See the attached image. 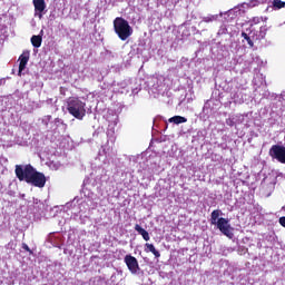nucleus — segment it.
<instances>
[{
	"mask_svg": "<svg viewBox=\"0 0 285 285\" xmlns=\"http://www.w3.org/2000/svg\"><path fill=\"white\" fill-rule=\"evenodd\" d=\"M109 125L107 129V136L108 137H114L115 136V127L117 124H119V116L118 115H112L111 117L108 118Z\"/></svg>",
	"mask_w": 285,
	"mask_h": 285,
	"instance_id": "f8f14e48",
	"label": "nucleus"
},
{
	"mask_svg": "<svg viewBox=\"0 0 285 285\" xmlns=\"http://www.w3.org/2000/svg\"><path fill=\"white\" fill-rule=\"evenodd\" d=\"M135 230L138 232V235L145 239V242H150V234L146 229H144L139 224L135 225Z\"/></svg>",
	"mask_w": 285,
	"mask_h": 285,
	"instance_id": "ddd939ff",
	"label": "nucleus"
},
{
	"mask_svg": "<svg viewBox=\"0 0 285 285\" xmlns=\"http://www.w3.org/2000/svg\"><path fill=\"white\" fill-rule=\"evenodd\" d=\"M56 121H59V119H56Z\"/></svg>",
	"mask_w": 285,
	"mask_h": 285,
	"instance_id": "473e14b6",
	"label": "nucleus"
},
{
	"mask_svg": "<svg viewBox=\"0 0 285 285\" xmlns=\"http://www.w3.org/2000/svg\"><path fill=\"white\" fill-rule=\"evenodd\" d=\"M22 248L23 250H27V253H32V250H30V247L26 243L22 244Z\"/></svg>",
	"mask_w": 285,
	"mask_h": 285,
	"instance_id": "b1692460",
	"label": "nucleus"
},
{
	"mask_svg": "<svg viewBox=\"0 0 285 285\" xmlns=\"http://www.w3.org/2000/svg\"><path fill=\"white\" fill-rule=\"evenodd\" d=\"M269 155L281 161V164H285V147L274 145L269 150Z\"/></svg>",
	"mask_w": 285,
	"mask_h": 285,
	"instance_id": "423d86ee",
	"label": "nucleus"
},
{
	"mask_svg": "<svg viewBox=\"0 0 285 285\" xmlns=\"http://www.w3.org/2000/svg\"><path fill=\"white\" fill-rule=\"evenodd\" d=\"M51 119H52V116H43L41 121H42L43 126L48 127V125L50 124Z\"/></svg>",
	"mask_w": 285,
	"mask_h": 285,
	"instance_id": "5701e85b",
	"label": "nucleus"
},
{
	"mask_svg": "<svg viewBox=\"0 0 285 285\" xmlns=\"http://www.w3.org/2000/svg\"><path fill=\"white\" fill-rule=\"evenodd\" d=\"M259 3H266V0H250L249 2H244L229 10V14H235L236 17L244 14L248 8H255V6H259Z\"/></svg>",
	"mask_w": 285,
	"mask_h": 285,
	"instance_id": "39448f33",
	"label": "nucleus"
},
{
	"mask_svg": "<svg viewBox=\"0 0 285 285\" xmlns=\"http://www.w3.org/2000/svg\"><path fill=\"white\" fill-rule=\"evenodd\" d=\"M3 85H6V79L1 78L0 79V86H3Z\"/></svg>",
	"mask_w": 285,
	"mask_h": 285,
	"instance_id": "c85d7f7f",
	"label": "nucleus"
},
{
	"mask_svg": "<svg viewBox=\"0 0 285 285\" xmlns=\"http://www.w3.org/2000/svg\"><path fill=\"white\" fill-rule=\"evenodd\" d=\"M242 37L247 40V43L250 48H253L254 43H253V40L249 38L248 33L246 32H242Z\"/></svg>",
	"mask_w": 285,
	"mask_h": 285,
	"instance_id": "412c9836",
	"label": "nucleus"
},
{
	"mask_svg": "<svg viewBox=\"0 0 285 285\" xmlns=\"http://www.w3.org/2000/svg\"><path fill=\"white\" fill-rule=\"evenodd\" d=\"M226 124L227 126H230V127L235 126V124H237V117L235 116L230 117L229 119L226 120Z\"/></svg>",
	"mask_w": 285,
	"mask_h": 285,
	"instance_id": "4be33fe9",
	"label": "nucleus"
},
{
	"mask_svg": "<svg viewBox=\"0 0 285 285\" xmlns=\"http://www.w3.org/2000/svg\"><path fill=\"white\" fill-rule=\"evenodd\" d=\"M131 92H132V95H137V92H139V89H131Z\"/></svg>",
	"mask_w": 285,
	"mask_h": 285,
	"instance_id": "c756f323",
	"label": "nucleus"
},
{
	"mask_svg": "<svg viewBox=\"0 0 285 285\" xmlns=\"http://www.w3.org/2000/svg\"><path fill=\"white\" fill-rule=\"evenodd\" d=\"M273 6H274V8H277V10H279V9L284 8L285 2L282 0H274Z\"/></svg>",
	"mask_w": 285,
	"mask_h": 285,
	"instance_id": "6ab92c4d",
	"label": "nucleus"
},
{
	"mask_svg": "<svg viewBox=\"0 0 285 285\" xmlns=\"http://www.w3.org/2000/svg\"><path fill=\"white\" fill-rule=\"evenodd\" d=\"M261 19L259 18H253V23H259Z\"/></svg>",
	"mask_w": 285,
	"mask_h": 285,
	"instance_id": "cd10ccee",
	"label": "nucleus"
},
{
	"mask_svg": "<svg viewBox=\"0 0 285 285\" xmlns=\"http://www.w3.org/2000/svg\"><path fill=\"white\" fill-rule=\"evenodd\" d=\"M114 30L120 41H126L129 37H132V27H130L128 20L121 17L114 20Z\"/></svg>",
	"mask_w": 285,
	"mask_h": 285,
	"instance_id": "20e7f679",
	"label": "nucleus"
},
{
	"mask_svg": "<svg viewBox=\"0 0 285 285\" xmlns=\"http://www.w3.org/2000/svg\"><path fill=\"white\" fill-rule=\"evenodd\" d=\"M219 19L218 14H207L204 17H200V21L198 22V28L200 30H206V24L213 23L214 21H217Z\"/></svg>",
	"mask_w": 285,
	"mask_h": 285,
	"instance_id": "9d476101",
	"label": "nucleus"
},
{
	"mask_svg": "<svg viewBox=\"0 0 285 285\" xmlns=\"http://www.w3.org/2000/svg\"><path fill=\"white\" fill-rule=\"evenodd\" d=\"M282 210H285V206L282 207Z\"/></svg>",
	"mask_w": 285,
	"mask_h": 285,
	"instance_id": "2f4dec72",
	"label": "nucleus"
},
{
	"mask_svg": "<svg viewBox=\"0 0 285 285\" xmlns=\"http://www.w3.org/2000/svg\"><path fill=\"white\" fill-rule=\"evenodd\" d=\"M35 8V17L39 19H43V14H46V0H32Z\"/></svg>",
	"mask_w": 285,
	"mask_h": 285,
	"instance_id": "1a4fd4ad",
	"label": "nucleus"
},
{
	"mask_svg": "<svg viewBox=\"0 0 285 285\" xmlns=\"http://www.w3.org/2000/svg\"><path fill=\"white\" fill-rule=\"evenodd\" d=\"M145 250H146V253H153V255H155V257H161V254L159 253V250H157L155 248V245H153L150 243H147L145 245Z\"/></svg>",
	"mask_w": 285,
	"mask_h": 285,
	"instance_id": "dca6fc26",
	"label": "nucleus"
},
{
	"mask_svg": "<svg viewBox=\"0 0 285 285\" xmlns=\"http://www.w3.org/2000/svg\"><path fill=\"white\" fill-rule=\"evenodd\" d=\"M161 3H164V6H166L167 8H170V6H173V1L168 0L167 2L161 0Z\"/></svg>",
	"mask_w": 285,
	"mask_h": 285,
	"instance_id": "393cba45",
	"label": "nucleus"
},
{
	"mask_svg": "<svg viewBox=\"0 0 285 285\" xmlns=\"http://www.w3.org/2000/svg\"><path fill=\"white\" fill-rule=\"evenodd\" d=\"M14 242H10V243H8V245H7V248H10L11 250L12 249H14Z\"/></svg>",
	"mask_w": 285,
	"mask_h": 285,
	"instance_id": "a878e982",
	"label": "nucleus"
},
{
	"mask_svg": "<svg viewBox=\"0 0 285 285\" xmlns=\"http://www.w3.org/2000/svg\"><path fill=\"white\" fill-rule=\"evenodd\" d=\"M161 92H164V83H161V81H159V79L154 78L153 85L149 88V95H153V97L155 99H157V97H159V95H161Z\"/></svg>",
	"mask_w": 285,
	"mask_h": 285,
	"instance_id": "6e6552de",
	"label": "nucleus"
},
{
	"mask_svg": "<svg viewBox=\"0 0 285 285\" xmlns=\"http://www.w3.org/2000/svg\"><path fill=\"white\" fill-rule=\"evenodd\" d=\"M169 124H176V126H179V124H186L188 119L184 116H174L168 119Z\"/></svg>",
	"mask_w": 285,
	"mask_h": 285,
	"instance_id": "2eb2a0df",
	"label": "nucleus"
},
{
	"mask_svg": "<svg viewBox=\"0 0 285 285\" xmlns=\"http://www.w3.org/2000/svg\"><path fill=\"white\" fill-rule=\"evenodd\" d=\"M279 224L285 228V216L279 218Z\"/></svg>",
	"mask_w": 285,
	"mask_h": 285,
	"instance_id": "bb28decb",
	"label": "nucleus"
},
{
	"mask_svg": "<svg viewBox=\"0 0 285 285\" xmlns=\"http://www.w3.org/2000/svg\"><path fill=\"white\" fill-rule=\"evenodd\" d=\"M19 71L18 75L21 77L23 75V70H26V67L28 66V61H30V52L23 51L22 55L19 57Z\"/></svg>",
	"mask_w": 285,
	"mask_h": 285,
	"instance_id": "9b49d317",
	"label": "nucleus"
},
{
	"mask_svg": "<svg viewBox=\"0 0 285 285\" xmlns=\"http://www.w3.org/2000/svg\"><path fill=\"white\" fill-rule=\"evenodd\" d=\"M222 210L215 209L212 212L210 215V224L213 226H216L223 235L228 237L229 239H233V227L230 226V220L228 218L220 217Z\"/></svg>",
	"mask_w": 285,
	"mask_h": 285,
	"instance_id": "f03ea898",
	"label": "nucleus"
},
{
	"mask_svg": "<svg viewBox=\"0 0 285 285\" xmlns=\"http://www.w3.org/2000/svg\"><path fill=\"white\" fill-rule=\"evenodd\" d=\"M41 41H42L41 36H32L31 37V43H32L33 48H41Z\"/></svg>",
	"mask_w": 285,
	"mask_h": 285,
	"instance_id": "f3484780",
	"label": "nucleus"
},
{
	"mask_svg": "<svg viewBox=\"0 0 285 285\" xmlns=\"http://www.w3.org/2000/svg\"><path fill=\"white\" fill-rule=\"evenodd\" d=\"M266 32H268V28L266 26L261 27L258 35L259 39H264L266 37Z\"/></svg>",
	"mask_w": 285,
	"mask_h": 285,
	"instance_id": "aec40b11",
	"label": "nucleus"
},
{
	"mask_svg": "<svg viewBox=\"0 0 285 285\" xmlns=\"http://www.w3.org/2000/svg\"><path fill=\"white\" fill-rule=\"evenodd\" d=\"M125 264L128 267V271L132 273V275H137L139 273V262L132 255H126L125 256Z\"/></svg>",
	"mask_w": 285,
	"mask_h": 285,
	"instance_id": "0eeeda50",
	"label": "nucleus"
},
{
	"mask_svg": "<svg viewBox=\"0 0 285 285\" xmlns=\"http://www.w3.org/2000/svg\"><path fill=\"white\" fill-rule=\"evenodd\" d=\"M67 110L69 115L81 121L86 117V101L79 97H70L67 100Z\"/></svg>",
	"mask_w": 285,
	"mask_h": 285,
	"instance_id": "7ed1b4c3",
	"label": "nucleus"
},
{
	"mask_svg": "<svg viewBox=\"0 0 285 285\" xmlns=\"http://www.w3.org/2000/svg\"><path fill=\"white\" fill-rule=\"evenodd\" d=\"M104 151H105V155H108V151H106V149H104Z\"/></svg>",
	"mask_w": 285,
	"mask_h": 285,
	"instance_id": "7c9ffc66",
	"label": "nucleus"
},
{
	"mask_svg": "<svg viewBox=\"0 0 285 285\" xmlns=\"http://www.w3.org/2000/svg\"><path fill=\"white\" fill-rule=\"evenodd\" d=\"M82 193L83 196L87 197V199H95V197H97V195H95V193H92L90 188H88V184L86 183V180L83 181Z\"/></svg>",
	"mask_w": 285,
	"mask_h": 285,
	"instance_id": "4468645a",
	"label": "nucleus"
},
{
	"mask_svg": "<svg viewBox=\"0 0 285 285\" xmlns=\"http://www.w3.org/2000/svg\"><path fill=\"white\" fill-rule=\"evenodd\" d=\"M48 166L50 170H59L61 168V163L52 160L48 164Z\"/></svg>",
	"mask_w": 285,
	"mask_h": 285,
	"instance_id": "a211bd4d",
	"label": "nucleus"
},
{
	"mask_svg": "<svg viewBox=\"0 0 285 285\" xmlns=\"http://www.w3.org/2000/svg\"><path fill=\"white\" fill-rule=\"evenodd\" d=\"M16 177L19 181H26L36 188H43L46 186V175L37 171L31 165H17Z\"/></svg>",
	"mask_w": 285,
	"mask_h": 285,
	"instance_id": "f257e3e1",
	"label": "nucleus"
}]
</instances>
